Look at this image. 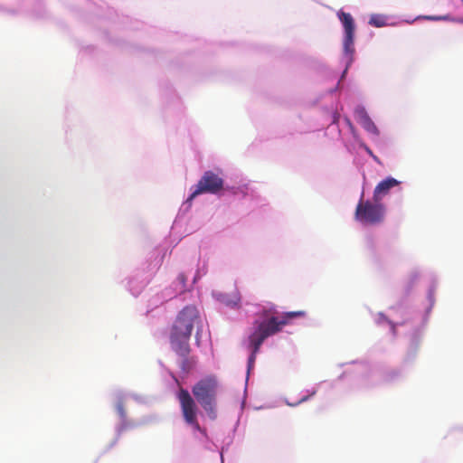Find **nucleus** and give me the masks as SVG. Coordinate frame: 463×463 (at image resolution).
<instances>
[{"label": "nucleus", "instance_id": "f257e3e1", "mask_svg": "<svg viewBox=\"0 0 463 463\" xmlns=\"http://www.w3.org/2000/svg\"><path fill=\"white\" fill-rule=\"evenodd\" d=\"M200 323L195 307H185L177 316L170 334L172 349L181 357L186 358L191 351L189 340L192 331Z\"/></svg>", "mask_w": 463, "mask_h": 463}, {"label": "nucleus", "instance_id": "f03ea898", "mask_svg": "<svg viewBox=\"0 0 463 463\" xmlns=\"http://www.w3.org/2000/svg\"><path fill=\"white\" fill-rule=\"evenodd\" d=\"M217 391L218 382L213 376L199 380L192 388V392L209 419L217 418Z\"/></svg>", "mask_w": 463, "mask_h": 463}, {"label": "nucleus", "instance_id": "7ed1b4c3", "mask_svg": "<svg viewBox=\"0 0 463 463\" xmlns=\"http://www.w3.org/2000/svg\"><path fill=\"white\" fill-rule=\"evenodd\" d=\"M176 397L184 422L191 426L194 430L201 432L202 428L198 420L199 409L194 399L190 392L184 388L179 389Z\"/></svg>", "mask_w": 463, "mask_h": 463}, {"label": "nucleus", "instance_id": "20e7f679", "mask_svg": "<svg viewBox=\"0 0 463 463\" xmlns=\"http://www.w3.org/2000/svg\"><path fill=\"white\" fill-rule=\"evenodd\" d=\"M337 16L344 27L343 48L344 52L347 57L346 68H348V66L353 62L354 53V20L351 14L344 11H339L337 13Z\"/></svg>", "mask_w": 463, "mask_h": 463}, {"label": "nucleus", "instance_id": "39448f33", "mask_svg": "<svg viewBox=\"0 0 463 463\" xmlns=\"http://www.w3.org/2000/svg\"><path fill=\"white\" fill-rule=\"evenodd\" d=\"M384 207L378 202H364L362 199L355 209V218L366 224H377L383 221Z\"/></svg>", "mask_w": 463, "mask_h": 463}, {"label": "nucleus", "instance_id": "423d86ee", "mask_svg": "<svg viewBox=\"0 0 463 463\" xmlns=\"http://www.w3.org/2000/svg\"><path fill=\"white\" fill-rule=\"evenodd\" d=\"M268 312L269 311L266 310L263 312V316L267 317V319L256 323L260 327L270 332V336L281 331L282 327L288 324L291 319L306 317V312L303 310L286 312L282 315L280 319L274 316L268 317ZM269 312L274 315L276 310H270Z\"/></svg>", "mask_w": 463, "mask_h": 463}, {"label": "nucleus", "instance_id": "0eeeda50", "mask_svg": "<svg viewBox=\"0 0 463 463\" xmlns=\"http://www.w3.org/2000/svg\"><path fill=\"white\" fill-rule=\"evenodd\" d=\"M223 179L217 174L213 171H206L198 181L194 191L191 194L188 200L192 201L201 194H218L223 188Z\"/></svg>", "mask_w": 463, "mask_h": 463}, {"label": "nucleus", "instance_id": "6e6552de", "mask_svg": "<svg viewBox=\"0 0 463 463\" xmlns=\"http://www.w3.org/2000/svg\"><path fill=\"white\" fill-rule=\"evenodd\" d=\"M269 336H270V332H268V330L255 323V330L249 336L250 347L251 349V354L249 357V369L253 365L257 353Z\"/></svg>", "mask_w": 463, "mask_h": 463}, {"label": "nucleus", "instance_id": "1a4fd4ad", "mask_svg": "<svg viewBox=\"0 0 463 463\" xmlns=\"http://www.w3.org/2000/svg\"><path fill=\"white\" fill-rule=\"evenodd\" d=\"M399 184V181H397L393 177H388L383 181H381L373 191V200L378 202L381 200L382 195H385L388 194L390 189Z\"/></svg>", "mask_w": 463, "mask_h": 463}, {"label": "nucleus", "instance_id": "9d476101", "mask_svg": "<svg viewBox=\"0 0 463 463\" xmlns=\"http://www.w3.org/2000/svg\"><path fill=\"white\" fill-rule=\"evenodd\" d=\"M357 118L358 122L364 129L372 133H377L376 126L368 116V114L364 111V109H360L357 111Z\"/></svg>", "mask_w": 463, "mask_h": 463}, {"label": "nucleus", "instance_id": "9b49d317", "mask_svg": "<svg viewBox=\"0 0 463 463\" xmlns=\"http://www.w3.org/2000/svg\"><path fill=\"white\" fill-rule=\"evenodd\" d=\"M369 24L375 27H383L386 24V19L381 14H373L370 17Z\"/></svg>", "mask_w": 463, "mask_h": 463}, {"label": "nucleus", "instance_id": "f8f14e48", "mask_svg": "<svg viewBox=\"0 0 463 463\" xmlns=\"http://www.w3.org/2000/svg\"><path fill=\"white\" fill-rule=\"evenodd\" d=\"M117 411L121 419H125L127 412L123 402L119 401L116 406Z\"/></svg>", "mask_w": 463, "mask_h": 463}, {"label": "nucleus", "instance_id": "ddd939ff", "mask_svg": "<svg viewBox=\"0 0 463 463\" xmlns=\"http://www.w3.org/2000/svg\"><path fill=\"white\" fill-rule=\"evenodd\" d=\"M425 19L430 20V21L449 20V15H444V16L430 15V16H425Z\"/></svg>", "mask_w": 463, "mask_h": 463}, {"label": "nucleus", "instance_id": "4468645a", "mask_svg": "<svg viewBox=\"0 0 463 463\" xmlns=\"http://www.w3.org/2000/svg\"><path fill=\"white\" fill-rule=\"evenodd\" d=\"M179 279L180 281L184 285L185 284V281H186V278L184 277V275L181 274L179 276Z\"/></svg>", "mask_w": 463, "mask_h": 463}, {"label": "nucleus", "instance_id": "2eb2a0df", "mask_svg": "<svg viewBox=\"0 0 463 463\" xmlns=\"http://www.w3.org/2000/svg\"><path fill=\"white\" fill-rule=\"evenodd\" d=\"M306 400H307V397H304V398H302V399H301V401H300V402H304V401H306Z\"/></svg>", "mask_w": 463, "mask_h": 463}, {"label": "nucleus", "instance_id": "dca6fc26", "mask_svg": "<svg viewBox=\"0 0 463 463\" xmlns=\"http://www.w3.org/2000/svg\"><path fill=\"white\" fill-rule=\"evenodd\" d=\"M461 1H462V3H463V0H461Z\"/></svg>", "mask_w": 463, "mask_h": 463}]
</instances>
